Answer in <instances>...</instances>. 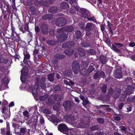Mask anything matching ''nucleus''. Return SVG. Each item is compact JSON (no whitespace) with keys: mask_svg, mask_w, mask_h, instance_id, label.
Returning <instances> with one entry per match:
<instances>
[{"mask_svg":"<svg viewBox=\"0 0 135 135\" xmlns=\"http://www.w3.org/2000/svg\"><path fill=\"white\" fill-rule=\"evenodd\" d=\"M72 69L74 74L76 75L78 74L80 69V66L78 62L74 60L72 65Z\"/></svg>","mask_w":135,"mask_h":135,"instance_id":"nucleus-1","label":"nucleus"},{"mask_svg":"<svg viewBox=\"0 0 135 135\" xmlns=\"http://www.w3.org/2000/svg\"><path fill=\"white\" fill-rule=\"evenodd\" d=\"M51 62L54 64H57L58 62L57 59H53L51 60Z\"/></svg>","mask_w":135,"mask_h":135,"instance_id":"nucleus-55","label":"nucleus"},{"mask_svg":"<svg viewBox=\"0 0 135 135\" xmlns=\"http://www.w3.org/2000/svg\"><path fill=\"white\" fill-rule=\"evenodd\" d=\"M65 31L71 32L74 30L73 27L71 26H69L64 27Z\"/></svg>","mask_w":135,"mask_h":135,"instance_id":"nucleus-29","label":"nucleus"},{"mask_svg":"<svg viewBox=\"0 0 135 135\" xmlns=\"http://www.w3.org/2000/svg\"><path fill=\"white\" fill-rule=\"evenodd\" d=\"M99 60L102 64H104L106 63L108 60V59L105 56L101 55L100 56Z\"/></svg>","mask_w":135,"mask_h":135,"instance_id":"nucleus-14","label":"nucleus"},{"mask_svg":"<svg viewBox=\"0 0 135 135\" xmlns=\"http://www.w3.org/2000/svg\"><path fill=\"white\" fill-rule=\"evenodd\" d=\"M12 125L14 128L15 132L16 133L17 131H18V130L19 129L18 128L20 127V126L18 124H17L14 122H13Z\"/></svg>","mask_w":135,"mask_h":135,"instance_id":"nucleus-27","label":"nucleus"},{"mask_svg":"<svg viewBox=\"0 0 135 135\" xmlns=\"http://www.w3.org/2000/svg\"><path fill=\"white\" fill-rule=\"evenodd\" d=\"M9 81V79L7 76H6L5 77L3 78L1 81L2 83V84L1 85L2 87H3L4 85H6L7 88H7L8 86L7 84L8 83Z\"/></svg>","mask_w":135,"mask_h":135,"instance_id":"nucleus-12","label":"nucleus"},{"mask_svg":"<svg viewBox=\"0 0 135 135\" xmlns=\"http://www.w3.org/2000/svg\"><path fill=\"white\" fill-rule=\"evenodd\" d=\"M107 85H103L102 87H101L100 88L101 89L102 92L104 93H105L107 91Z\"/></svg>","mask_w":135,"mask_h":135,"instance_id":"nucleus-35","label":"nucleus"},{"mask_svg":"<svg viewBox=\"0 0 135 135\" xmlns=\"http://www.w3.org/2000/svg\"><path fill=\"white\" fill-rule=\"evenodd\" d=\"M73 105V103L70 100L66 101L62 104V106L66 110L71 109Z\"/></svg>","mask_w":135,"mask_h":135,"instance_id":"nucleus-4","label":"nucleus"},{"mask_svg":"<svg viewBox=\"0 0 135 135\" xmlns=\"http://www.w3.org/2000/svg\"><path fill=\"white\" fill-rule=\"evenodd\" d=\"M55 74L54 73L50 74L47 75L48 79L50 81H53L54 79V76Z\"/></svg>","mask_w":135,"mask_h":135,"instance_id":"nucleus-28","label":"nucleus"},{"mask_svg":"<svg viewBox=\"0 0 135 135\" xmlns=\"http://www.w3.org/2000/svg\"><path fill=\"white\" fill-rule=\"evenodd\" d=\"M7 60H4V59L3 58L0 56V63H7Z\"/></svg>","mask_w":135,"mask_h":135,"instance_id":"nucleus-50","label":"nucleus"},{"mask_svg":"<svg viewBox=\"0 0 135 135\" xmlns=\"http://www.w3.org/2000/svg\"><path fill=\"white\" fill-rule=\"evenodd\" d=\"M7 124V132H9L10 133V128L9 127V124L8 122H6Z\"/></svg>","mask_w":135,"mask_h":135,"instance_id":"nucleus-53","label":"nucleus"},{"mask_svg":"<svg viewBox=\"0 0 135 135\" xmlns=\"http://www.w3.org/2000/svg\"><path fill=\"white\" fill-rule=\"evenodd\" d=\"M129 45L130 47H133L135 46V43L133 42H131L129 43Z\"/></svg>","mask_w":135,"mask_h":135,"instance_id":"nucleus-64","label":"nucleus"},{"mask_svg":"<svg viewBox=\"0 0 135 135\" xmlns=\"http://www.w3.org/2000/svg\"><path fill=\"white\" fill-rule=\"evenodd\" d=\"M34 87V88H33V87L31 86L30 87V89H31L32 91V94L33 96H35L36 95V94L34 93L33 91H34L35 90H37L39 88V83L38 81H37L35 83V85Z\"/></svg>","mask_w":135,"mask_h":135,"instance_id":"nucleus-10","label":"nucleus"},{"mask_svg":"<svg viewBox=\"0 0 135 135\" xmlns=\"http://www.w3.org/2000/svg\"><path fill=\"white\" fill-rule=\"evenodd\" d=\"M40 4L47 7H48L50 6L49 3L46 1L41 2Z\"/></svg>","mask_w":135,"mask_h":135,"instance_id":"nucleus-40","label":"nucleus"},{"mask_svg":"<svg viewBox=\"0 0 135 135\" xmlns=\"http://www.w3.org/2000/svg\"><path fill=\"white\" fill-rule=\"evenodd\" d=\"M114 76L116 78L120 79L122 77V73L121 70L119 68L116 69L114 73Z\"/></svg>","mask_w":135,"mask_h":135,"instance_id":"nucleus-6","label":"nucleus"},{"mask_svg":"<svg viewBox=\"0 0 135 135\" xmlns=\"http://www.w3.org/2000/svg\"><path fill=\"white\" fill-rule=\"evenodd\" d=\"M56 100L57 101H59L63 99V94H56L55 95Z\"/></svg>","mask_w":135,"mask_h":135,"instance_id":"nucleus-34","label":"nucleus"},{"mask_svg":"<svg viewBox=\"0 0 135 135\" xmlns=\"http://www.w3.org/2000/svg\"><path fill=\"white\" fill-rule=\"evenodd\" d=\"M7 88L6 85H4L3 87H2L1 85H0V90H2L6 89Z\"/></svg>","mask_w":135,"mask_h":135,"instance_id":"nucleus-59","label":"nucleus"},{"mask_svg":"<svg viewBox=\"0 0 135 135\" xmlns=\"http://www.w3.org/2000/svg\"><path fill=\"white\" fill-rule=\"evenodd\" d=\"M46 79L45 78L43 77L41 79L40 86L42 89H45L46 88V84L45 83Z\"/></svg>","mask_w":135,"mask_h":135,"instance_id":"nucleus-13","label":"nucleus"},{"mask_svg":"<svg viewBox=\"0 0 135 135\" xmlns=\"http://www.w3.org/2000/svg\"><path fill=\"white\" fill-rule=\"evenodd\" d=\"M43 112L46 114H49L50 111L47 109H45L43 110Z\"/></svg>","mask_w":135,"mask_h":135,"instance_id":"nucleus-56","label":"nucleus"},{"mask_svg":"<svg viewBox=\"0 0 135 135\" xmlns=\"http://www.w3.org/2000/svg\"><path fill=\"white\" fill-rule=\"evenodd\" d=\"M65 31V30H64V27L62 28H61L58 29L57 31V32L58 33H61L62 32H63Z\"/></svg>","mask_w":135,"mask_h":135,"instance_id":"nucleus-52","label":"nucleus"},{"mask_svg":"<svg viewBox=\"0 0 135 135\" xmlns=\"http://www.w3.org/2000/svg\"><path fill=\"white\" fill-rule=\"evenodd\" d=\"M80 73L83 76L86 77L89 76L90 75V74L88 70H86L84 69H82L80 71Z\"/></svg>","mask_w":135,"mask_h":135,"instance_id":"nucleus-18","label":"nucleus"},{"mask_svg":"<svg viewBox=\"0 0 135 135\" xmlns=\"http://www.w3.org/2000/svg\"><path fill=\"white\" fill-rule=\"evenodd\" d=\"M94 69V68H93L92 66L90 65L89 66L88 69V71L89 72V74L92 72Z\"/></svg>","mask_w":135,"mask_h":135,"instance_id":"nucleus-47","label":"nucleus"},{"mask_svg":"<svg viewBox=\"0 0 135 135\" xmlns=\"http://www.w3.org/2000/svg\"><path fill=\"white\" fill-rule=\"evenodd\" d=\"M29 116V114L27 111H26V117H27L28 119L26 118V120L28 121L27 124H28V123H31L33 122V120L31 118L28 117Z\"/></svg>","mask_w":135,"mask_h":135,"instance_id":"nucleus-30","label":"nucleus"},{"mask_svg":"<svg viewBox=\"0 0 135 135\" xmlns=\"http://www.w3.org/2000/svg\"><path fill=\"white\" fill-rule=\"evenodd\" d=\"M74 51L73 49H67L64 51V53L66 55H71L73 53Z\"/></svg>","mask_w":135,"mask_h":135,"instance_id":"nucleus-26","label":"nucleus"},{"mask_svg":"<svg viewBox=\"0 0 135 135\" xmlns=\"http://www.w3.org/2000/svg\"><path fill=\"white\" fill-rule=\"evenodd\" d=\"M109 96H108L107 94L106 95L104 94L102 96V98L103 99V100H106L108 99Z\"/></svg>","mask_w":135,"mask_h":135,"instance_id":"nucleus-49","label":"nucleus"},{"mask_svg":"<svg viewBox=\"0 0 135 135\" xmlns=\"http://www.w3.org/2000/svg\"><path fill=\"white\" fill-rule=\"evenodd\" d=\"M47 44L50 46H52L57 44L56 41L52 40H48L47 41Z\"/></svg>","mask_w":135,"mask_h":135,"instance_id":"nucleus-36","label":"nucleus"},{"mask_svg":"<svg viewBox=\"0 0 135 135\" xmlns=\"http://www.w3.org/2000/svg\"><path fill=\"white\" fill-rule=\"evenodd\" d=\"M114 44L117 46L118 48H120L123 46V45L122 44L120 43H114Z\"/></svg>","mask_w":135,"mask_h":135,"instance_id":"nucleus-51","label":"nucleus"},{"mask_svg":"<svg viewBox=\"0 0 135 135\" xmlns=\"http://www.w3.org/2000/svg\"><path fill=\"white\" fill-rule=\"evenodd\" d=\"M80 12L82 17L84 18H86L90 16L89 11L84 8H81L80 9Z\"/></svg>","mask_w":135,"mask_h":135,"instance_id":"nucleus-3","label":"nucleus"},{"mask_svg":"<svg viewBox=\"0 0 135 135\" xmlns=\"http://www.w3.org/2000/svg\"><path fill=\"white\" fill-rule=\"evenodd\" d=\"M100 129V126L98 125H95L90 128V129L92 131H94L95 130H98Z\"/></svg>","mask_w":135,"mask_h":135,"instance_id":"nucleus-31","label":"nucleus"},{"mask_svg":"<svg viewBox=\"0 0 135 135\" xmlns=\"http://www.w3.org/2000/svg\"><path fill=\"white\" fill-rule=\"evenodd\" d=\"M30 10H31V14L32 15H35L36 14V9L33 7H31L30 8Z\"/></svg>","mask_w":135,"mask_h":135,"instance_id":"nucleus-43","label":"nucleus"},{"mask_svg":"<svg viewBox=\"0 0 135 135\" xmlns=\"http://www.w3.org/2000/svg\"><path fill=\"white\" fill-rule=\"evenodd\" d=\"M88 103V101L86 99L84 100L83 101V102L82 103L83 105H86Z\"/></svg>","mask_w":135,"mask_h":135,"instance_id":"nucleus-62","label":"nucleus"},{"mask_svg":"<svg viewBox=\"0 0 135 135\" xmlns=\"http://www.w3.org/2000/svg\"><path fill=\"white\" fill-rule=\"evenodd\" d=\"M94 27V25L92 23H88L86 24L85 26L86 31L89 32L93 29Z\"/></svg>","mask_w":135,"mask_h":135,"instance_id":"nucleus-16","label":"nucleus"},{"mask_svg":"<svg viewBox=\"0 0 135 135\" xmlns=\"http://www.w3.org/2000/svg\"><path fill=\"white\" fill-rule=\"evenodd\" d=\"M120 93L121 91L120 90H114L113 97L115 99H117L119 96Z\"/></svg>","mask_w":135,"mask_h":135,"instance_id":"nucleus-19","label":"nucleus"},{"mask_svg":"<svg viewBox=\"0 0 135 135\" xmlns=\"http://www.w3.org/2000/svg\"><path fill=\"white\" fill-rule=\"evenodd\" d=\"M61 7L64 9L68 8L69 7V5L66 2H63L61 4Z\"/></svg>","mask_w":135,"mask_h":135,"instance_id":"nucleus-33","label":"nucleus"},{"mask_svg":"<svg viewBox=\"0 0 135 135\" xmlns=\"http://www.w3.org/2000/svg\"><path fill=\"white\" fill-rule=\"evenodd\" d=\"M42 32L45 34H47L48 32V26L46 25H42L41 26Z\"/></svg>","mask_w":135,"mask_h":135,"instance_id":"nucleus-15","label":"nucleus"},{"mask_svg":"<svg viewBox=\"0 0 135 135\" xmlns=\"http://www.w3.org/2000/svg\"><path fill=\"white\" fill-rule=\"evenodd\" d=\"M42 19L44 20L48 19L47 14L45 15L42 17Z\"/></svg>","mask_w":135,"mask_h":135,"instance_id":"nucleus-61","label":"nucleus"},{"mask_svg":"<svg viewBox=\"0 0 135 135\" xmlns=\"http://www.w3.org/2000/svg\"><path fill=\"white\" fill-rule=\"evenodd\" d=\"M49 97V95L47 94H45L44 95L41 96L40 97L39 99L41 101H44L47 98Z\"/></svg>","mask_w":135,"mask_h":135,"instance_id":"nucleus-37","label":"nucleus"},{"mask_svg":"<svg viewBox=\"0 0 135 135\" xmlns=\"http://www.w3.org/2000/svg\"><path fill=\"white\" fill-rule=\"evenodd\" d=\"M60 89V87L59 85H56L54 88V90L55 91H59Z\"/></svg>","mask_w":135,"mask_h":135,"instance_id":"nucleus-57","label":"nucleus"},{"mask_svg":"<svg viewBox=\"0 0 135 135\" xmlns=\"http://www.w3.org/2000/svg\"><path fill=\"white\" fill-rule=\"evenodd\" d=\"M82 45L84 47H87L90 46V44L86 42H83L82 43Z\"/></svg>","mask_w":135,"mask_h":135,"instance_id":"nucleus-54","label":"nucleus"},{"mask_svg":"<svg viewBox=\"0 0 135 135\" xmlns=\"http://www.w3.org/2000/svg\"><path fill=\"white\" fill-rule=\"evenodd\" d=\"M75 34L76 35V37L77 38H80L82 36V33L79 30L76 31Z\"/></svg>","mask_w":135,"mask_h":135,"instance_id":"nucleus-32","label":"nucleus"},{"mask_svg":"<svg viewBox=\"0 0 135 135\" xmlns=\"http://www.w3.org/2000/svg\"><path fill=\"white\" fill-rule=\"evenodd\" d=\"M120 129L124 131H126L127 129V128L123 126H121L120 127Z\"/></svg>","mask_w":135,"mask_h":135,"instance_id":"nucleus-58","label":"nucleus"},{"mask_svg":"<svg viewBox=\"0 0 135 135\" xmlns=\"http://www.w3.org/2000/svg\"><path fill=\"white\" fill-rule=\"evenodd\" d=\"M58 9L56 7H50L48 9V12L52 13H55L57 12Z\"/></svg>","mask_w":135,"mask_h":135,"instance_id":"nucleus-21","label":"nucleus"},{"mask_svg":"<svg viewBox=\"0 0 135 135\" xmlns=\"http://www.w3.org/2000/svg\"><path fill=\"white\" fill-rule=\"evenodd\" d=\"M63 74L67 77H69L72 75V72L71 69H67L64 72Z\"/></svg>","mask_w":135,"mask_h":135,"instance_id":"nucleus-20","label":"nucleus"},{"mask_svg":"<svg viewBox=\"0 0 135 135\" xmlns=\"http://www.w3.org/2000/svg\"><path fill=\"white\" fill-rule=\"evenodd\" d=\"M104 78L105 76V74L103 71L98 70L95 73L93 76L94 79H96L100 77Z\"/></svg>","mask_w":135,"mask_h":135,"instance_id":"nucleus-5","label":"nucleus"},{"mask_svg":"<svg viewBox=\"0 0 135 135\" xmlns=\"http://www.w3.org/2000/svg\"><path fill=\"white\" fill-rule=\"evenodd\" d=\"M65 56V55L60 54H56L54 55V58L57 59H64Z\"/></svg>","mask_w":135,"mask_h":135,"instance_id":"nucleus-22","label":"nucleus"},{"mask_svg":"<svg viewBox=\"0 0 135 135\" xmlns=\"http://www.w3.org/2000/svg\"><path fill=\"white\" fill-rule=\"evenodd\" d=\"M132 94V92H131V93H128L127 90H125L123 93H122L120 100L121 102L124 101L126 98L127 95H130Z\"/></svg>","mask_w":135,"mask_h":135,"instance_id":"nucleus-9","label":"nucleus"},{"mask_svg":"<svg viewBox=\"0 0 135 135\" xmlns=\"http://www.w3.org/2000/svg\"><path fill=\"white\" fill-rule=\"evenodd\" d=\"M44 120L43 117H41L40 118V123L41 124H44Z\"/></svg>","mask_w":135,"mask_h":135,"instance_id":"nucleus-60","label":"nucleus"},{"mask_svg":"<svg viewBox=\"0 0 135 135\" xmlns=\"http://www.w3.org/2000/svg\"><path fill=\"white\" fill-rule=\"evenodd\" d=\"M122 118V116L120 115H117L116 116L114 117V119L116 120L119 121Z\"/></svg>","mask_w":135,"mask_h":135,"instance_id":"nucleus-46","label":"nucleus"},{"mask_svg":"<svg viewBox=\"0 0 135 135\" xmlns=\"http://www.w3.org/2000/svg\"><path fill=\"white\" fill-rule=\"evenodd\" d=\"M60 107V106L59 104L57 103L54 105L53 107V109L54 110L57 111L59 110Z\"/></svg>","mask_w":135,"mask_h":135,"instance_id":"nucleus-41","label":"nucleus"},{"mask_svg":"<svg viewBox=\"0 0 135 135\" xmlns=\"http://www.w3.org/2000/svg\"><path fill=\"white\" fill-rule=\"evenodd\" d=\"M110 107V105H101L99 106V107L100 108L103 107H106L105 109L107 111L109 112L111 111H113V109H112L111 108H109V107Z\"/></svg>","mask_w":135,"mask_h":135,"instance_id":"nucleus-24","label":"nucleus"},{"mask_svg":"<svg viewBox=\"0 0 135 135\" xmlns=\"http://www.w3.org/2000/svg\"><path fill=\"white\" fill-rule=\"evenodd\" d=\"M67 119L70 121L74 120V116L71 115H69L67 116Z\"/></svg>","mask_w":135,"mask_h":135,"instance_id":"nucleus-42","label":"nucleus"},{"mask_svg":"<svg viewBox=\"0 0 135 135\" xmlns=\"http://www.w3.org/2000/svg\"><path fill=\"white\" fill-rule=\"evenodd\" d=\"M73 45L74 43L72 42H68L63 44L62 45V47L64 48H68L70 46V44Z\"/></svg>","mask_w":135,"mask_h":135,"instance_id":"nucleus-23","label":"nucleus"},{"mask_svg":"<svg viewBox=\"0 0 135 135\" xmlns=\"http://www.w3.org/2000/svg\"><path fill=\"white\" fill-rule=\"evenodd\" d=\"M57 37L60 40L63 41L66 40L67 38V35L66 34L62 33L61 35H57Z\"/></svg>","mask_w":135,"mask_h":135,"instance_id":"nucleus-11","label":"nucleus"},{"mask_svg":"<svg viewBox=\"0 0 135 135\" xmlns=\"http://www.w3.org/2000/svg\"><path fill=\"white\" fill-rule=\"evenodd\" d=\"M114 91L113 89V88H109L108 92L107 93V94L108 96H111L114 93Z\"/></svg>","mask_w":135,"mask_h":135,"instance_id":"nucleus-38","label":"nucleus"},{"mask_svg":"<svg viewBox=\"0 0 135 135\" xmlns=\"http://www.w3.org/2000/svg\"><path fill=\"white\" fill-rule=\"evenodd\" d=\"M10 116V114L9 113V112H7L6 113H5L4 115H3V116L4 119H7L9 118Z\"/></svg>","mask_w":135,"mask_h":135,"instance_id":"nucleus-45","label":"nucleus"},{"mask_svg":"<svg viewBox=\"0 0 135 135\" xmlns=\"http://www.w3.org/2000/svg\"><path fill=\"white\" fill-rule=\"evenodd\" d=\"M66 24V20L63 17H60L57 19L55 21V24L57 26L62 27L65 25Z\"/></svg>","mask_w":135,"mask_h":135,"instance_id":"nucleus-2","label":"nucleus"},{"mask_svg":"<svg viewBox=\"0 0 135 135\" xmlns=\"http://www.w3.org/2000/svg\"><path fill=\"white\" fill-rule=\"evenodd\" d=\"M78 52L79 55L82 57H85V52L83 49L81 47L78 49Z\"/></svg>","mask_w":135,"mask_h":135,"instance_id":"nucleus-17","label":"nucleus"},{"mask_svg":"<svg viewBox=\"0 0 135 135\" xmlns=\"http://www.w3.org/2000/svg\"><path fill=\"white\" fill-rule=\"evenodd\" d=\"M20 131L19 132L18 130L15 133L19 135H23L25 133V129L24 128H22L20 129Z\"/></svg>","mask_w":135,"mask_h":135,"instance_id":"nucleus-25","label":"nucleus"},{"mask_svg":"<svg viewBox=\"0 0 135 135\" xmlns=\"http://www.w3.org/2000/svg\"><path fill=\"white\" fill-rule=\"evenodd\" d=\"M112 49L115 51L118 52L120 51V50L117 48L115 45H114L113 44H112Z\"/></svg>","mask_w":135,"mask_h":135,"instance_id":"nucleus-44","label":"nucleus"},{"mask_svg":"<svg viewBox=\"0 0 135 135\" xmlns=\"http://www.w3.org/2000/svg\"><path fill=\"white\" fill-rule=\"evenodd\" d=\"M86 18H87L88 21H92L94 22H95V21H96V20L94 16L90 17H87Z\"/></svg>","mask_w":135,"mask_h":135,"instance_id":"nucleus-48","label":"nucleus"},{"mask_svg":"<svg viewBox=\"0 0 135 135\" xmlns=\"http://www.w3.org/2000/svg\"><path fill=\"white\" fill-rule=\"evenodd\" d=\"M25 67H23V69L21 70V80L23 84L25 83Z\"/></svg>","mask_w":135,"mask_h":135,"instance_id":"nucleus-8","label":"nucleus"},{"mask_svg":"<svg viewBox=\"0 0 135 135\" xmlns=\"http://www.w3.org/2000/svg\"><path fill=\"white\" fill-rule=\"evenodd\" d=\"M58 128L59 130L62 132L64 131H67L69 130L66 126L64 124H60L59 125Z\"/></svg>","mask_w":135,"mask_h":135,"instance_id":"nucleus-7","label":"nucleus"},{"mask_svg":"<svg viewBox=\"0 0 135 135\" xmlns=\"http://www.w3.org/2000/svg\"><path fill=\"white\" fill-rule=\"evenodd\" d=\"M97 120L99 124H102L104 122V119L101 118H97Z\"/></svg>","mask_w":135,"mask_h":135,"instance_id":"nucleus-39","label":"nucleus"},{"mask_svg":"<svg viewBox=\"0 0 135 135\" xmlns=\"http://www.w3.org/2000/svg\"><path fill=\"white\" fill-rule=\"evenodd\" d=\"M123 105L124 104L123 103H121L118 106V108L119 109H121L123 107Z\"/></svg>","mask_w":135,"mask_h":135,"instance_id":"nucleus-63","label":"nucleus"}]
</instances>
